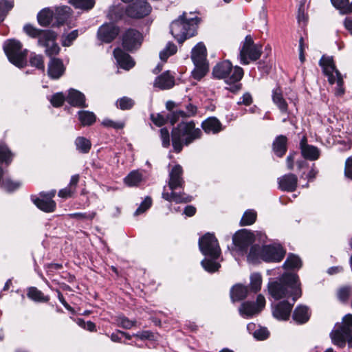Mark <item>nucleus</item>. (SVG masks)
Returning a JSON list of instances; mask_svg holds the SVG:
<instances>
[{
    "label": "nucleus",
    "instance_id": "obj_1",
    "mask_svg": "<svg viewBox=\"0 0 352 352\" xmlns=\"http://www.w3.org/2000/svg\"><path fill=\"white\" fill-rule=\"evenodd\" d=\"M267 291L274 300L292 297V301L295 302L302 295L298 276L293 273H284L278 278L270 279Z\"/></svg>",
    "mask_w": 352,
    "mask_h": 352
},
{
    "label": "nucleus",
    "instance_id": "obj_2",
    "mask_svg": "<svg viewBox=\"0 0 352 352\" xmlns=\"http://www.w3.org/2000/svg\"><path fill=\"white\" fill-rule=\"evenodd\" d=\"M199 248L201 252L208 257L201 262L204 270L210 273L218 271L221 265L216 260L220 256L221 249L214 235L210 233L205 234L199 239Z\"/></svg>",
    "mask_w": 352,
    "mask_h": 352
},
{
    "label": "nucleus",
    "instance_id": "obj_3",
    "mask_svg": "<svg viewBox=\"0 0 352 352\" xmlns=\"http://www.w3.org/2000/svg\"><path fill=\"white\" fill-rule=\"evenodd\" d=\"M185 181L183 178V168L179 165H175L169 171L168 186L171 190L170 192H165L166 186L164 187V192L162 197L168 201H174L177 204L188 203L192 200V197L184 192H176L175 190L183 188Z\"/></svg>",
    "mask_w": 352,
    "mask_h": 352
},
{
    "label": "nucleus",
    "instance_id": "obj_4",
    "mask_svg": "<svg viewBox=\"0 0 352 352\" xmlns=\"http://www.w3.org/2000/svg\"><path fill=\"white\" fill-rule=\"evenodd\" d=\"M201 129L195 127L193 121L179 123L171 132L172 144L175 151L181 152L184 146H188L195 140L201 138Z\"/></svg>",
    "mask_w": 352,
    "mask_h": 352
},
{
    "label": "nucleus",
    "instance_id": "obj_5",
    "mask_svg": "<svg viewBox=\"0 0 352 352\" xmlns=\"http://www.w3.org/2000/svg\"><path fill=\"white\" fill-rule=\"evenodd\" d=\"M23 30L30 37L38 39V45L45 47L47 56L51 57L59 53L60 47L55 43L56 34L54 31L38 29L30 23L25 24Z\"/></svg>",
    "mask_w": 352,
    "mask_h": 352
},
{
    "label": "nucleus",
    "instance_id": "obj_6",
    "mask_svg": "<svg viewBox=\"0 0 352 352\" xmlns=\"http://www.w3.org/2000/svg\"><path fill=\"white\" fill-rule=\"evenodd\" d=\"M232 75L226 80L227 89L232 93L238 92L241 88V79L242 78V69L236 66L232 71V65L229 60H224L218 63L212 70L214 76L217 78H225L230 73Z\"/></svg>",
    "mask_w": 352,
    "mask_h": 352
},
{
    "label": "nucleus",
    "instance_id": "obj_7",
    "mask_svg": "<svg viewBox=\"0 0 352 352\" xmlns=\"http://www.w3.org/2000/svg\"><path fill=\"white\" fill-rule=\"evenodd\" d=\"M199 22L198 17L187 19L186 13L184 12L177 19L171 23L170 33L179 43H182L185 40L197 34Z\"/></svg>",
    "mask_w": 352,
    "mask_h": 352
},
{
    "label": "nucleus",
    "instance_id": "obj_8",
    "mask_svg": "<svg viewBox=\"0 0 352 352\" xmlns=\"http://www.w3.org/2000/svg\"><path fill=\"white\" fill-rule=\"evenodd\" d=\"M329 336L338 347L342 349L347 343L349 348H352V314H346L341 322H337Z\"/></svg>",
    "mask_w": 352,
    "mask_h": 352
},
{
    "label": "nucleus",
    "instance_id": "obj_9",
    "mask_svg": "<svg viewBox=\"0 0 352 352\" xmlns=\"http://www.w3.org/2000/svg\"><path fill=\"white\" fill-rule=\"evenodd\" d=\"M206 56V48L204 43H199L192 48L191 58L195 67L192 72V75L196 80H200L208 72L209 67Z\"/></svg>",
    "mask_w": 352,
    "mask_h": 352
},
{
    "label": "nucleus",
    "instance_id": "obj_10",
    "mask_svg": "<svg viewBox=\"0 0 352 352\" xmlns=\"http://www.w3.org/2000/svg\"><path fill=\"white\" fill-rule=\"evenodd\" d=\"M22 44L16 39L7 40L3 45V50L10 60L13 65L19 68L26 65V57L28 50H21Z\"/></svg>",
    "mask_w": 352,
    "mask_h": 352
},
{
    "label": "nucleus",
    "instance_id": "obj_11",
    "mask_svg": "<svg viewBox=\"0 0 352 352\" xmlns=\"http://www.w3.org/2000/svg\"><path fill=\"white\" fill-rule=\"evenodd\" d=\"M319 65L322 67L324 74L328 77L329 83L334 84L337 82L336 94L338 95L343 94L344 92L342 87L343 79L340 72L336 68L332 57H324L323 56L319 61Z\"/></svg>",
    "mask_w": 352,
    "mask_h": 352
},
{
    "label": "nucleus",
    "instance_id": "obj_12",
    "mask_svg": "<svg viewBox=\"0 0 352 352\" xmlns=\"http://www.w3.org/2000/svg\"><path fill=\"white\" fill-rule=\"evenodd\" d=\"M263 54V45L254 41L251 34L245 36L243 40V65H249L258 60Z\"/></svg>",
    "mask_w": 352,
    "mask_h": 352
},
{
    "label": "nucleus",
    "instance_id": "obj_13",
    "mask_svg": "<svg viewBox=\"0 0 352 352\" xmlns=\"http://www.w3.org/2000/svg\"><path fill=\"white\" fill-rule=\"evenodd\" d=\"M151 10V5L146 1L136 0L126 7L125 13L130 18L142 19L148 15Z\"/></svg>",
    "mask_w": 352,
    "mask_h": 352
},
{
    "label": "nucleus",
    "instance_id": "obj_14",
    "mask_svg": "<svg viewBox=\"0 0 352 352\" xmlns=\"http://www.w3.org/2000/svg\"><path fill=\"white\" fill-rule=\"evenodd\" d=\"M123 47L129 52L138 50L142 44V34L133 28L126 30L122 36Z\"/></svg>",
    "mask_w": 352,
    "mask_h": 352
},
{
    "label": "nucleus",
    "instance_id": "obj_15",
    "mask_svg": "<svg viewBox=\"0 0 352 352\" xmlns=\"http://www.w3.org/2000/svg\"><path fill=\"white\" fill-rule=\"evenodd\" d=\"M285 250L280 245H263V261L279 263L285 257Z\"/></svg>",
    "mask_w": 352,
    "mask_h": 352
},
{
    "label": "nucleus",
    "instance_id": "obj_16",
    "mask_svg": "<svg viewBox=\"0 0 352 352\" xmlns=\"http://www.w3.org/2000/svg\"><path fill=\"white\" fill-rule=\"evenodd\" d=\"M120 28L112 23L101 25L97 32L98 38L102 42L109 43L118 35Z\"/></svg>",
    "mask_w": 352,
    "mask_h": 352
},
{
    "label": "nucleus",
    "instance_id": "obj_17",
    "mask_svg": "<svg viewBox=\"0 0 352 352\" xmlns=\"http://www.w3.org/2000/svg\"><path fill=\"white\" fill-rule=\"evenodd\" d=\"M56 194V190H52L48 192H41L40 196L42 198H36L33 199L34 204L41 210L45 212H52L56 208V203L52 199Z\"/></svg>",
    "mask_w": 352,
    "mask_h": 352
},
{
    "label": "nucleus",
    "instance_id": "obj_18",
    "mask_svg": "<svg viewBox=\"0 0 352 352\" xmlns=\"http://www.w3.org/2000/svg\"><path fill=\"white\" fill-rule=\"evenodd\" d=\"M265 298L262 294H258L256 301L243 302V316L252 317L258 314L265 306Z\"/></svg>",
    "mask_w": 352,
    "mask_h": 352
},
{
    "label": "nucleus",
    "instance_id": "obj_19",
    "mask_svg": "<svg viewBox=\"0 0 352 352\" xmlns=\"http://www.w3.org/2000/svg\"><path fill=\"white\" fill-rule=\"evenodd\" d=\"M287 300H283L272 305V315L278 320H287L289 319L294 305Z\"/></svg>",
    "mask_w": 352,
    "mask_h": 352
},
{
    "label": "nucleus",
    "instance_id": "obj_20",
    "mask_svg": "<svg viewBox=\"0 0 352 352\" xmlns=\"http://www.w3.org/2000/svg\"><path fill=\"white\" fill-rule=\"evenodd\" d=\"M65 67L62 60L52 58L47 66V74L50 78L57 80L65 73Z\"/></svg>",
    "mask_w": 352,
    "mask_h": 352
},
{
    "label": "nucleus",
    "instance_id": "obj_21",
    "mask_svg": "<svg viewBox=\"0 0 352 352\" xmlns=\"http://www.w3.org/2000/svg\"><path fill=\"white\" fill-rule=\"evenodd\" d=\"M278 184L281 190L294 192L297 187L298 178L294 174H286L278 179Z\"/></svg>",
    "mask_w": 352,
    "mask_h": 352
},
{
    "label": "nucleus",
    "instance_id": "obj_22",
    "mask_svg": "<svg viewBox=\"0 0 352 352\" xmlns=\"http://www.w3.org/2000/svg\"><path fill=\"white\" fill-rule=\"evenodd\" d=\"M113 55L118 65L124 69L129 70L135 65L131 56L119 47L113 50Z\"/></svg>",
    "mask_w": 352,
    "mask_h": 352
},
{
    "label": "nucleus",
    "instance_id": "obj_23",
    "mask_svg": "<svg viewBox=\"0 0 352 352\" xmlns=\"http://www.w3.org/2000/svg\"><path fill=\"white\" fill-rule=\"evenodd\" d=\"M66 101L73 107L86 108L87 104L85 103V96L80 91L70 89L67 96L66 97Z\"/></svg>",
    "mask_w": 352,
    "mask_h": 352
},
{
    "label": "nucleus",
    "instance_id": "obj_24",
    "mask_svg": "<svg viewBox=\"0 0 352 352\" xmlns=\"http://www.w3.org/2000/svg\"><path fill=\"white\" fill-rule=\"evenodd\" d=\"M175 85V78L168 71L162 73L155 80L154 86L160 89H169Z\"/></svg>",
    "mask_w": 352,
    "mask_h": 352
},
{
    "label": "nucleus",
    "instance_id": "obj_25",
    "mask_svg": "<svg viewBox=\"0 0 352 352\" xmlns=\"http://www.w3.org/2000/svg\"><path fill=\"white\" fill-rule=\"evenodd\" d=\"M265 234L261 232H252L250 230L243 228V250H245V246L252 244L256 241L259 243L265 242Z\"/></svg>",
    "mask_w": 352,
    "mask_h": 352
},
{
    "label": "nucleus",
    "instance_id": "obj_26",
    "mask_svg": "<svg viewBox=\"0 0 352 352\" xmlns=\"http://www.w3.org/2000/svg\"><path fill=\"white\" fill-rule=\"evenodd\" d=\"M228 248L235 259L238 260V256L242 254V230H239L232 236V244Z\"/></svg>",
    "mask_w": 352,
    "mask_h": 352
},
{
    "label": "nucleus",
    "instance_id": "obj_27",
    "mask_svg": "<svg viewBox=\"0 0 352 352\" xmlns=\"http://www.w3.org/2000/svg\"><path fill=\"white\" fill-rule=\"evenodd\" d=\"M311 311L307 306L298 305L292 315L293 320L298 324H305L310 318Z\"/></svg>",
    "mask_w": 352,
    "mask_h": 352
},
{
    "label": "nucleus",
    "instance_id": "obj_28",
    "mask_svg": "<svg viewBox=\"0 0 352 352\" xmlns=\"http://www.w3.org/2000/svg\"><path fill=\"white\" fill-rule=\"evenodd\" d=\"M272 151L277 157H283L287 151V138L285 135H280L274 139Z\"/></svg>",
    "mask_w": 352,
    "mask_h": 352
},
{
    "label": "nucleus",
    "instance_id": "obj_29",
    "mask_svg": "<svg viewBox=\"0 0 352 352\" xmlns=\"http://www.w3.org/2000/svg\"><path fill=\"white\" fill-rule=\"evenodd\" d=\"M201 127L206 133H217L222 130V124L219 120L214 118L210 117L205 120L201 123Z\"/></svg>",
    "mask_w": 352,
    "mask_h": 352
},
{
    "label": "nucleus",
    "instance_id": "obj_30",
    "mask_svg": "<svg viewBox=\"0 0 352 352\" xmlns=\"http://www.w3.org/2000/svg\"><path fill=\"white\" fill-rule=\"evenodd\" d=\"M250 283L249 287L243 286V299L245 298L246 294L249 290L256 293L261 288L262 276L258 272L252 273L250 277Z\"/></svg>",
    "mask_w": 352,
    "mask_h": 352
},
{
    "label": "nucleus",
    "instance_id": "obj_31",
    "mask_svg": "<svg viewBox=\"0 0 352 352\" xmlns=\"http://www.w3.org/2000/svg\"><path fill=\"white\" fill-rule=\"evenodd\" d=\"M272 101L278 107L282 113L287 111V103L284 99L282 90L280 87H276L272 90Z\"/></svg>",
    "mask_w": 352,
    "mask_h": 352
},
{
    "label": "nucleus",
    "instance_id": "obj_32",
    "mask_svg": "<svg viewBox=\"0 0 352 352\" xmlns=\"http://www.w3.org/2000/svg\"><path fill=\"white\" fill-rule=\"evenodd\" d=\"M263 246L258 244L252 245L247 256V261L250 263L256 264L263 261Z\"/></svg>",
    "mask_w": 352,
    "mask_h": 352
},
{
    "label": "nucleus",
    "instance_id": "obj_33",
    "mask_svg": "<svg viewBox=\"0 0 352 352\" xmlns=\"http://www.w3.org/2000/svg\"><path fill=\"white\" fill-rule=\"evenodd\" d=\"M53 17V11L50 8H44L37 14L38 23L41 26L47 27L52 21Z\"/></svg>",
    "mask_w": 352,
    "mask_h": 352
},
{
    "label": "nucleus",
    "instance_id": "obj_34",
    "mask_svg": "<svg viewBox=\"0 0 352 352\" xmlns=\"http://www.w3.org/2000/svg\"><path fill=\"white\" fill-rule=\"evenodd\" d=\"M301 153L305 159L309 160H316L320 156L319 149L312 145H302Z\"/></svg>",
    "mask_w": 352,
    "mask_h": 352
},
{
    "label": "nucleus",
    "instance_id": "obj_35",
    "mask_svg": "<svg viewBox=\"0 0 352 352\" xmlns=\"http://www.w3.org/2000/svg\"><path fill=\"white\" fill-rule=\"evenodd\" d=\"M71 8L68 6L57 8L54 16L56 19L57 25L63 24L70 16Z\"/></svg>",
    "mask_w": 352,
    "mask_h": 352
},
{
    "label": "nucleus",
    "instance_id": "obj_36",
    "mask_svg": "<svg viewBox=\"0 0 352 352\" xmlns=\"http://www.w3.org/2000/svg\"><path fill=\"white\" fill-rule=\"evenodd\" d=\"M302 266V261L294 254H289L287 259L283 265V267L285 270L300 269Z\"/></svg>",
    "mask_w": 352,
    "mask_h": 352
},
{
    "label": "nucleus",
    "instance_id": "obj_37",
    "mask_svg": "<svg viewBox=\"0 0 352 352\" xmlns=\"http://www.w3.org/2000/svg\"><path fill=\"white\" fill-rule=\"evenodd\" d=\"M78 119L82 126L92 125L96 120V117L93 112L89 111H79Z\"/></svg>",
    "mask_w": 352,
    "mask_h": 352
},
{
    "label": "nucleus",
    "instance_id": "obj_38",
    "mask_svg": "<svg viewBox=\"0 0 352 352\" xmlns=\"http://www.w3.org/2000/svg\"><path fill=\"white\" fill-rule=\"evenodd\" d=\"M27 296L30 299L36 302H47L50 299L48 296H44L40 290L34 287L28 288Z\"/></svg>",
    "mask_w": 352,
    "mask_h": 352
},
{
    "label": "nucleus",
    "instance_id": "obj_39",
    "mask_svg": "<svg viewBox=\"0 0 352 352\" xmlns=\"http://www.w3.org/2000/svg\"><path fill=\"white\" fill-rule=\"evenodd\" d=\"M333 6L342 14L352 12V2L349 0H331Z\"/></svg>",
    "mask_w": 352,
    "mask_h": 352
},
{
    "label": "nucleus",
    "instance_id": "obj_40",
    "mask_svg": "<svg viewBox=\"0 0 352 352\" xmlns=\"http://www.w3.org/2000/svg\"><path fill=\"white\" fill-rule=\"evenodd\" d=\"M75 145L77 150L82 153H89L91 147V142L84 137H78L75 140Z\"/></svg>",
    "mask_w": 352,
    "mask_h": 352
},
{
    "label": "nucleus",
    "instance_id": "obj_41",
    "mask_svg": "<svg viewBox=\"0 0 352 352\" xmlns=\"http://www.w3.org/2000/svg\"><path fill=\"white\" fill-rule=\"evenodd\" d=\"M177 46L172 42H168L166 47L160 52V58L163 61H166L170 56L175 54L177 52Z\"/></svg>",
    "mask_w": 352,
    "mask_h": 352
},
{
    "label": "nucleus",
    "instance_id": "obj_42",
    "mask_svg": "<svg viewBox=\"0 0 352 352\" xmlns=\"http://www.w3.org/2000/svg\"><path fill=\"white\" fill-rule=\"evenodd\" d=\"M141 181L142 175L137 171H132L124 178V183L129 186H138Z\"/></svg>",
    "mask_w": 352,
    "mask_h": 352
},
{
    "label": "nucleus",
    "instance_id": "obj_43",
    "mask_svg": "<svg viewBox=\"0 0 352 352\" xmlns=\"http://www.w3.org/2000/svg\"><path fill=\"white\" fill-rule=\"evenodd\" d=\"M257 219V212L254 209H248L243 212V226L254 224Z\"/></svg>",
    "mask_w": 352,
    "mask_h": 352
},
{
    "label": "nucleus",
    "instance_id": "obj_44",
    "mask_svg": "<svg viewBox=\"0 0 352 352\" xmlns=\"http://www.w3.org/2000/svg\"><path fill=\"white\" fill-rule=\"evenodd\" d=\"M134 104V100L126 96H124L116 101L117 107L120 108L121 110L131 109Z\"/></svg>",
    "mask_w": 352,
    "mask_h": 352
},
{
    "label": "nucleus",
    "instance_id": "obj_45",
    "mask_svg": "<svg viewBox=\"0 0 352 352\" xmlns=\"http://www.w3.org/2000/svg\"><path fill=\"white\" fill-rule=\"evenodd\" d=\"M230 298L232 302H239L242 300V285L237 283L230 289Z\"/></svg>",
    "mask_w": 352,
    "mask_h": 352
},
{
    "label": "nucleus",
    "instance_id": "obj_46",
    "mask_svg": "<svg viewBox=\"0 0 352 352\" xmlns=\"http://www.w3.org/2000/svg\"><path fill=\"white\" fill-rule=\"evenodd\" d=\"M30 63L32 66L35 67L43 72L45 70L44 60L42 55L32 53L30 58Z\"/></svg>",
    "mask_w": 352,
    "mask_h": 352
},
{
    "label": "nucleus",
    "instance_id": "obj_47",
    "mask_svg": "<svg viewBox=\"0 0 352 352\" xmlns=\"http://www.w3.org/2000/svg\"><path fill=\"white\" fill-rule=\"evenodd\" d=\"M72 3L76 8L83 10H90L95 4L94 0H71Z\"/></svg>",
    "mask_w": 352,
    "mask_h": 352
},
{
    "label": "nucleus",
    "instance_id": "obj_48",
    "mask_svg": "<svg viewBox=\"0 0 352 352\" xmlns=\"http://www.w3.org/2000/svg\"><path fill=\"white\" fill-rule=\"evenodd\" d=\"M12 3L7 0H0V21H3L5 16L12 9Z\"/></svg>",
    "mask_w": 352,
    "mask_h": 352
},
{
    "label": "nucleus",
    "instance_id": "obj_49",
    "mask_svg": "<svg viewBox=\"0 0 352 352\" xmlns=\"http://www.w3.org/2000/svg\"><path fill=\"white\" fill-rule=\"evenodd\" d=\"M66 98L65 97L63 94L61 92H58L54 94L52 96L50 102L54 107H60L63 104Z\"/></svg>",
    "mask_w": 352,
    "mask_h": 352
},
{
    "label": "nucleus",
    "instance_id": "obj_50",
    "mask_svg": "<svg viewBox=\"0 0 352 352\" xmlns=\"http://www.w3.org/2000/svg\"><path fill=\"white\" fill-rule=\"evenodd\" d=\"M96 215L95 212H91L89 213H82V212H76L72 213L69 214V217L73 219H76L79 220H92Z\"/></svg>",
    "mask_w": 352,
    "mask_h": 352
},
{
    "label": "nucleus",
    "instance_id": "obj_51",
    "mask_svg": "<svg viewBox=\"0 0 352 352\" xmlns=\"http://www.w3.org/2000/svg\"><path fill=\"white\" fill-rule=\"evenodd\" d=\"M270 333L267 328L258 327L253 332V336L258 340H264L269 337Z\"/></svg>",
    "mask_w": 352,
    "mask_h": 352
},
{
    "label": "nucleus",
    "instance_id": "obj_52",
    "mask_svg": "<svg viewBox=\"0 0 352 352\" xmlns=\"http://www.w3.org/2000/svg\"><path fill=\"white\" fill-rule=\"evenodd\" d=\"M102 124L106 127H111L115 129H122L124 127L125 123L122 121H113L110 119H105L102 122Z\"/></svg>",
    "mask_w": 352,
    "mask_h": 352
},
{
    "label": "nucleus",
    "instance_id": "obj_53",
    "mask_svg": "<svg viewBox=\"0 0 352 352\" xmlns=\"http://www.w3.org/2000/svg\"><path fill=\"white\" fill-rule=\"evenodd\" d=\"M152 204V199L149 197H146L144 200L142 202L140 206L137 208L134 214L138 215L141 213L145 212L147 209H148Z\"/></svg>",
    "mask_w": 352,
    "mask_h": 352
},
{
    "label": "nucleus",
    "instance_id": "obj_54",
    "mask_svg": "<svg viewBox=\"0 0 352 352\" xmlns=\"http://www.w3.org/2000/svg\"><path fill=\"white\" fill-rule=\"evenodd\" d=\"M118 322L122 328L126 329H130L133 327L135 326L137 322L135 320H130L125 316L119 317Z\"/></svg>",
    "mask_w": 352,
    "mask_h": 352
},
{
    "label": "nucleus",
    "instance_id": "obj_55",
    "mask_svg": "<svg viewBox=\"0 0 352 352\" xmlns=\"http://www.w3.org/2000/svg\"><path fill=\"white\" fill-rule=\"evenodd\" d=\"M351 292L350 287H344L339 289L338 292V296L340 300L345 302L348 300Z\"/></svg>",
    "mask_w": 352,
    "mask_h": 352
},
{
    "label": "nucleus",
    "instance_id": "obj_56",
    "mask_svg": "<svg viewBox=\"0 0 352 352\" xmlns=\"http://www.w3.org/2000/svg\"><path fill=\"white\" fill-rule=\"evenodd\" d=\"M160 137L164 147L167 148L170 145V134L166 128L160 129Z\"/></svg>",
    "mask_w": 352,
    "mask_h": 352
},
{
    "label": "nucleus",
    "instance_id": "obj_57",
    "mask_svg": "<svg viewBox=\"0 0 352 352\" xmlns=\"http://www.w3.org/2000/svg\"><path fill=\"white\" fill-rule=\"evenodd\" d=\"M151 119L153 121V122L158 126H161L164 125L166 122H168L167 116L164 118L162 115L160 113H157L156 115L151 114Z\"/></svg>",
    "mask_w": 352,
    "mask_h": 352
},
{
    "label": "nucleus",
    "instance_id": "obj_58",
    "mask_svg": "<svg viewBox=\"0 0 352 352\" xmlns=\"http://www.w3.org/2000/svg\"><path fill=\"white\" fill-rule=\"evenodd\" d=\"M78 32L77 30H73L69 33L65 38L63 41V45L64 46H69L72 42L78 37Z\"/></svg>",
    "mask_w": 352,
    "mask_h": 352
},
{
    "label": "nucleus",
    "instance_id": "obj_59",
    "mask_svg": "<svg viewBox=\"0 0 352 352\" xmlns=\"http://www.w3.org/2000/svg\"><path fill=\"white\" fill-rule=\"evenodd\" d=\"M78 324L79 326L83 327L84 329H85L89 331H96V324L91 321L85 322L82 319H78Z\"/></svg>",
    "mask_w": 352,
    "mask_h": 352
},
{
    "label": "nucleus",
    "instance_id": "obj_60",
    "mask_svg": "<svg viewBox=\"0 0 352 352\" xmlns=\"http://www.w3.org/2000/svg\"><path fill=\"white\" fill-rule=\"evenodd\" d=\"M344 175L352 180V157H349L345 162Z\"/></svg>",
    "mask_w": 352,
    "mask_h": 352
},
{
    "label": "nucleus",
    "instance_id": "obj_61",
    "mask_svg": "<svg viewBox=\"0 0 352 352\" xmlns=\"http://www.w3.org/2000/svg\"><path fill=\"white\" fill-rule=\"evenodd\" d=\"M133 336L140 340H152L153 338V333L149 331H143L134 334Z\"/></svg>",
    "mask_w": 352,
    "mask_h": 352
},
{
    "label": "nucleus",
    "instance_id": "obj_62",
    "mask_svg": "<svg viewBox=\"0 0 352 352\" xmlns=\"http://www.w3.org/2000/svg\"><path fill=\"white\" fill-rule=\"evenodd\" d=\"M74 190H72L70 187L65 188L64 189H61L58 192V196L63 198H67L72 197V194L74 193Z\"/></svg>",
    "mask_w": 352,
    "mask_h": 352
},
{
    "label": "nucleus",
    "instance_id": "obj_63",
    "mask_svg": "<svg viewBox=\"0 0 352 352\" xmlns=\"http://www.w3.org/2000/svg\"><path fill=\"white\" fill-rule=\"evenodd\" d=\"M177 111H173L169 112L167 115V120L170 122L172 125H174L179 119V115L177 113Z\"/></svg>",
    "mask_w": 352,
    "mask_h": 352
},
{
    "label": "nucleus",
    "instance_id": "obj_64",
    "mask_svg": "<svg viewBox=\"0 0 352 352\" xmlns=\"http://www.w3.org/2000/svg\"><path fill=\"white\" fill-rule=\"evenodd\" d=\"M187 116H194L197 113V108L194 104L189 103L186 106Z\"/></svg>",
    "mask_w": 352,
    "mask_h": 352
}]
</instances>
